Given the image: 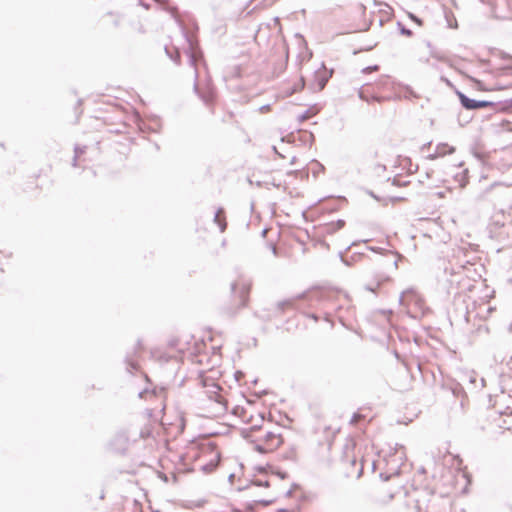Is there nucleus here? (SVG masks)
<instances>
[{"mask_svg":"<svg viewBox=\"0 0 512 512\" xmlns=\"http://www.w3.org/2000/svg\"><path fill=\"white\" fill-rule=\"evenodd\" d=\"M454 151H455L454 147H451V146H449L446 143H442V144L437 145L435 154L431 155V157L432 158H436V157H439V156H444L447 153L451 154Z\"/></svg>","mask_w":512,"mask_h":512,"instance_id":"nucleus-6","label":"nucleus"},{"mask_svg":"<svg viewBox=\"0 0 512 512\" xmlns=\"http://www.w3.org/2000/svg\"><path fill=\"white\" fill-rule=\"evenodd\" d=\"M84 151L78 147L75 148V157H74V161H76V158L82 154Z\"/></svg>","mask_w":512,"mask_h":512,"instance_id":"nucleus-12","label":"nucleus"},{"mask_svg":"<svg viewBox=\"0 0 512 512\" xmlns=\"http://www.w3.org/2000/svg\"><path fill=\"white\" fill-rule=\"evenodd\" d=\"M231 288H232L233 291H235L236 290V284H232Z\"/></svg>","mask_w":512,"mask_h":512,"instance_id":"nucleus-17","label":"nucleus"},{"mask_svg":"<svg viewBox=\"0 0 512 512\" xmlns=\"http://www.w3.org/2000/svg\"><path fill=\"white\" fill-rule=\"evenodd\" d=\"M394 265H395V267L397 268V267H398V262H397V261H395Z\"/></svg>","mask_w":512,"mask_h":512,"instance_id":"nucleus-21","label":"nucleus"},{"mask_svg":"<svg viewBox=\"0 0 512 512\" xmlns=\"http://www.w3.org/2000/svg\"><path fill=\"white\" fill-rule=\"evenodd\" d=\"M362 469H363V468L361 467V469H360V470H359V472L357 473V477H359V476L361 475V473H362Z\"/></svg>","mask_w":512,"mask_h":512,"instance_id":"nucleus-18","label":"nucleus"},{"mask_svg":"<svg viewBox=\"0 0 512 512\" xmlns=\"http://www.w3.org/2000/svg\"><path fill=\"white\" fill-rule=\"evenodd\" d=\"M468 378H469V382L471 384H476V375L474 373H471L470 375H468Z\"/></svg>","mask_w":512,"mask_h":512,"instance_id":"nucleus-10","label":"nucleus"},{"mask_svg":"<svg viewBox=\"0 0 512 512\" xmlns=\"http://www.w3.org/2000/svg\"><path fill=\"white\" fill-rule=\"evenodd\" d=\"M501 18H510L509 16L507 15H504V16H500Z\"/></svg>","mask_w":512,"mask_h":512,"instance_id":"nucleus-20","label":"nucleus"},{"mask_svg":"<svg viewBox=\"0 0 512 512\" xmlns=\"http://www.w3.org/2000/svg\"><path fill=\"white\" fill-rule=\"evenodd\" d=\"M309 118H310V114L308 112H306L300 116V120H306Z\"/></svg>","mask_w":512,"mask_h":512,"instance_id":"nucleus-13","label":"nucleus"},{"mask_svg":"<svg viewBox=\"0 0 512 512\" xmlns=\"http://www.w3.org/2000/svg\"><path fill=\"white\" fill-rule=\"evenodd\" d=\"M338 225L343 226L344 225V221H341V220L338 221Z\"/></svg>","mask_w":512,"mask_h":512,"instance_id":"nucleus-16","label":"nucleus"},{"mask_svg":"<svg viewBox=\"0 0 512 512\" xmlns=\"http://www.w3.org/2000/svg\"><path fill=\"white\" fill-rule=\"evenodd\" d=\"M331 77V72L329 73L324 66H322L319 70L315 72L314 81L310 83V88L313 91L319 92L324 89L326 83Z\"/></svg>","mask_w":512,"mask_h":512,"instance_id":"nucleus-4","label":"nucleus"},{"mask_svg":"<svg viewBox=\"0 0 512 512\" xmlns=\"http://www.w3.org/2000/svg\"><path fill=\"white\" fill-rule=\"evenodd\" d=\"M256 484H257V485H259V486H262V485H263V486H268V485H269L267 481L262 482V481H260V480H259V481H257V482H256Z\"/></svg>","mask_w":512,"mask_h":512,"instance_id":"nucleus-14","label":"nucleus"},{"mask_svg":"<svg viewBox=\"0 0 512 512\" xmlns=\"http://www.w3.org/2000/svg\"><path fill=\"white\" fill-rule=\"evenodd\" d=\"M215 458H216V462H218V461H219V454H218V453H216V454H215ZM216 464H217V463H214V464L212 463V464L210 465L211 469H212L214 466H216Z\"/></svg>","mask_w":512,"mask_h":512,"instance_id":"nucleus-15","label":"nucleus"},{"mask_svg":"<svg viewBox=\"0 0 512 512\" xmlns=\"http://www.w3.org/2000/svg\"><path fill=\"white\" fill-rule=\"evenodd\" d=\"M222 213L223 209H219L214 216V221L219 225L221 232H223L226 228V223L221 220Z\"/></svg>","mask_w":512,"mask_h":512,"instance_id":"nucleus-7","label":"nucleus"},{"mask_svg":"<svg viewBox=\"0 0 512 512\" xmlns=\"http://www.w3.org/2000/svg\"><path fill=\"white\" fill-rule=\"evenodd\" d=\"M272 251H273V253H274V254H276V251H277V250H276V247H275V246H273V247H272Z\"/></svg>","mask_w":512,"mask_h":512,"instance_id":"nucleus-19","label":"nucleus"},{"mask_svg":"<svg viewBox=\"0 0 512 512\" xmlns=\"http://www.w3.org/2000/svg\"><path fill=\"white\" fill-rule=\"evenodd\" d=\"M458 96H459L462 106L465 107L466 109H478V108H484V107L491 105V103L488 101L474 100V99L467 97L465 94H463L461 92L458 93Z\"/></svg>","mask_w":512,"mask_h":512,"instance_id":"nucleus-5","label":"nucleus"},{"mask_svg":"<svg viewBox=\"0 0 512 512\" xmlns=\"http://www.w3.org/2000/svg\"><path fill=\"white\" fill-rule=\"evenodd\" d=\"M205 387H207L206 394H207L209 400L212 401L217 406L216 410L218 412L225 411V405L223 402V398L219 394V391L221 390L220 387L214 383H212L210 385L205 384Z\"/></svg>","mask_w":512,"mask_h":512,"instance_id":"nucleus-3","label":"nucleus"},{"mask_svg":"<svg viewBox=\"0 0 512 512\" xmlns=\"http://www.w3.org/2000/svg\"><path fill=\"white\" fill-rule=\"evenodd\" d=\"M508 4H509V5H512V0H508Z\"/></svg>","mask_w":512,"mask_h":512,"instance_id":"nucleus-22","label":"nucleus"},{"mask_svg":"<svg viewBox=\"0 0 512 512\" xmlns=\"http://www.w3.org/2000/svg\"><path fill=\"white\" fill-rule=\"evenodd\" d=\"M281 443L282 438L280 434L267 431L262 438L258 439L255 449L260 453H268L277 449Z\"/></svg>","mask_w":512,"mask_h":512,"instance_id":"nucleus-1","label":"nucleus"},{"mask_svg":"<svg viewBox=\"0 0 512 512\" xmlns=\"http://www.w3.org/2000/svg\"><path fill=\"white\" fill-rule=\"evenodd\" d=\"M376 70H378V66H376V65H375V66H369V67H366V68H364L362 71H363L364 73H368V72H370V71H376Z\"/></svg>","mask_w":512,"mask_h":512,"instance_id":"nucleus-9","label":"nucleus"},{"mask_svg":"<svg viewBox=\"0 0 512 512\" xmlns=\"http://www.w3.org/2000/svg\"><path fill=\"white\" fill-rule=\"evenodd\" d=\"M379 286H380V282H377V284H376V286H375V287H373V286H366V289H367L368 291L375 292V291H376V289H377Z\"/></svg>","mask_w":512,"mask_h":512,"instance_id":"nucleus-11","label":"nucleus"},{"mask_svg":"<svg viewBox=\"0 0 512 512\" xmlns=\"http://www.w3.org/2000/svg\"><path fill=\"white\" fill-rule=\"evenodd\" d=\"M248 291H249V286L247 284H242L241 290H240V300H241L242 305L245 304V295L248 293Z\"/></svg>","mask_w":512,"mask_h":512,"instance_id":"nucleus-8","label":"nucleus"},{"mask_svg":"<svg viewBox=\"0 0 512 512\" xmlns=\"http://www.w3.org/2000/svg\"><path fill=\"white\" fill-rule=\"evenodd\" d=\"M399 303L400 305L408 309L411 306H415L419 309L423 307V300L421 296L413 289H407L403 291L399 297Z\"/></svg>","mask_w":512,"mask_h":512,"instance_id":"nucleus-2","label":"nucleus"}]
</instances>
